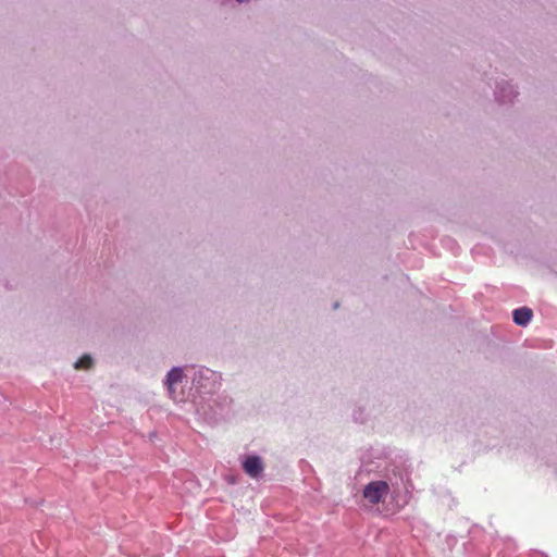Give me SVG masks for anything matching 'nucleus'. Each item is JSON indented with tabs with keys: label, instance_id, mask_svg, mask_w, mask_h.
Returning a JSON list of instances; mask_svg holds the SVG:
<instances>
[{
	"label": "nucleus",
	"instance_id": "nucleus-1",
	"mask_svg": "<svg viewBox=\"0 0 557 557\" xmlns=\"http://www.w3.org/2000/svg\"><path fill=\"white\" fill-rule=\"evenodd\" d=\"M389 493V486L385 481H372L363 488V497L371 504L381 503Z\"/></svg>",
	"mask_w": 557,
	"mask_h": 557
},
{
	"label": "nucleus",
	"instance_id": "nucleus-2",
	"mask_svg": "<svg viewBox=\"0 0 557 557\" xmlns=\"http://www.w3.org/2000/svg\"><path fill=\"white\" fill-rule=\"evenodd\" d=\"M243 469L252 479H258L263 472V462L259 456H247L243 461Z\"/></svg>",
	"mask_w": 557,
	"mask_h": 557
},
{
	"label": "nucleus",
	"instance_id": "nucleus-5",
	"mask_svg": "<svg viewBox=\"0 0 557 557\" xmlns=\"http://www.w3.org/2000/svg\"><path fill=\"white\" fill-rule=\"evenodd\" d=\"M92 366V359L90 356L85 355L75 362V369H90Z\"/></svg>",
	"mask_w": 557,
	"mask_h": 557
},
{
	"label": "nucleus",
	"instance_id": "nucleus-4",
	"mask_svg": "<svg viewBox=\"0 0 557 557\" xmlns=\"http://www.w3.org/2000/svg\"><path fill=\"white\" fill-rule=\"evenodd\" d=\"M533 312L528 307H521L512 312L513 322L517 325L525 326L532 319Z\"/></svg>",
	"mask_w": 557,
	"mask_h": 557
},
{
	"label": "nucleus",
	"instance_id": "nucleus-3",
	"mask_svg": "<svg viewBox=\"0 0 557 557\" xmlns=\"http://www.w3.org/2000/svg\"><path fill=\"white\" fill-rule=\"evenodd\" d=\"M183 379V372L178 368H173L166 375L165 384L168 386L169 394L172 398H175V384L181 382Z\"/></svg>",
	"mask_w": 557,
	"mask_h": 557
}]
</instances>
